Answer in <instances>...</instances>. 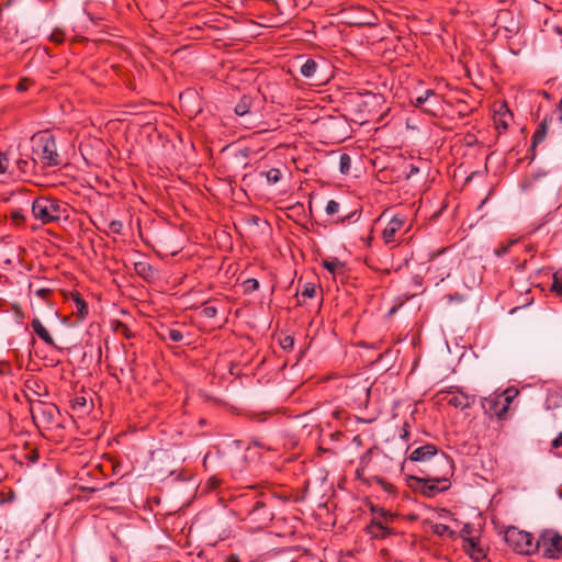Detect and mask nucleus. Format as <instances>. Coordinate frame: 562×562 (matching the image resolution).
<instances>
[{
    "label": "nucleus",
    "mask_w": 562,
    "mask_h": 562,
    "mask_svg": "<svg viewBox=\"0 0 562 562\" xmlns=\"http://www.w3.org/2000/svg\"><path fill=\"white\" fill-rule=\"evenodd\" d=\"M274 499L268 494L240 495L237 499L238 515L240 519L254 530H261L269 526L274 518Z\"/></svg>",
    "instance_id": "f257e3e1"
},
{
    "label": "nucleus",
    "mask_w": 562,
    "mask_h": 562,
    "mask_svg": "<svg viewBox=\"0 0 562 562\" xmlns=\"http://www.w3.org/2000/svg\"><path fill=\"white\" fill-rule=\"evenodd\" d=\"M33 162L40 161L44 167H57L61 164L56 140L49 131L38 132L32 137Z\"/></svg>",
    "instance_id": "f03ea898"
},
{
    "label": "nucleus",
    "mask_w": 562,
    "mask_h": 562,
    "mask_svg": "<svg viewBox=\"0 0 562 562\" xmlns=\"http://www.w3.org/2000/svg\"><path fill=\"white\" fill-rule=\"evenodd\" d=\"M65 213L66 207L57 199L38 196L32 202V215L44 225L59 222Z\"/></svg>",
    "instance_id": "7ed1b4c3"
},
{
    "label": "nucleus",
    "mask_w": 562,
    "mask_h": 562,
    "mask_svg": "<svg viewBox=\"0 0 562 562\" xmlns=\"http://www.w3.org/2000/svg\"><path fill=\"white\" fill-rule=\"evenodd\" d=\"M440 467L442 470V473H439L441 480H438V477L426 479L424 476L411 475L409 480L413 482L411 486L429 498L448 491L451 486V482L447 481L445 476L448 474L449 468L446 462H441Z\"/></svg>",
    "instance_id": "20e7f679"
},
{
    "label": "nucleus",
    "mask_w": 562,
    "mask_h": 562,
    "mask_svg": "<svg viewBox=\"0 0 562 562\" xmlns=\"http://www.w3.org/2000/svg\"><path fill=\"white\" fill-rule=\"evenodd\" d=\"M535 553L547 559H560L562 557V536L552 530H543L535 542Z\"/></svg>",
    "instance_id": "39448f33"
},
{
    "label": "nucleus",
    "mask_w": 562,
    "mask_h": 562,
    "mask_svg": "<svg viewBox=\"0 0 562 562\" xmlns=\"http://www.w3.org/2000/svg\"><path fill=\"white\" fill-rule=\"evenodd\" d=\"M504 539L508 547L519 554H535V538L530 532L510 526L505 530Z\"/></svg>",
    "instance_id": "423d86ee"
},
{
    "label": "nucleus",
    "mask_w": 562,
    "mask_h": 562,
    "mask_svg": "<svg viewBox=\"0 0 562 562\" xmlns=\"http://www.w3.org/2000/svg\"><path fill=\"white\" fill-rule=\"evenodd\" d=\"M31 414L37 425L52 428L57 425L59 408L52 403L37 402L31 406Z\"/></svg>",
    "instance_id": "0eeeda50"
},
{
    "label": "nucleus",
    "mask_w": 562,
    "mask_h": 562,
    "mask_svg": "<svg viewBox=\"0 0 562 562\" xmlns=\"http://www.w3.org/2000/svg\"><path fill=\"white\" fill-rule=\"evenodd\" d=\"M439 394L441 395V398L446 401L450 406L462 411L470 407L475 401L474 395L464 393L460 386L456 385L440 391Z\"/></svg>",
    "instance_id": "6e6552de"
},
{
    "label": "nucleus",
    "mask_w": 562,
    "mask_h": 562,
    "mask_svg": "<svg viewBox=\"0 0 562 562\" xmlns=\"http://www.w3.org/2000/svg\"><path fill=\"white\" fill-rule=\"evenodd\" d=\"M445 452L439 451V449L432 445L427 443L414 449L408 457L403 462V469L407 467L408 462H418V463H427L430 464L431 461L436 460L439 454H443Z\"/></svg>",
    "instance_id": "1a4fd4ad"
},
{
    "label": "nucleus",
    "mask_w": 562,
    "mask_h": 562,
    "mask_svg": "<svg viewBox=\"0 0 562 562\" xmlns=\"http://www.w3.org/2000/svg\"><path fill=\"white\" fill-rule=\"evenodd\" d=\"M406 223V216L403 214L394 215L382 232V239L385 245L396 241V235L403 229Z\"/></svg>",
    "instance_id": "9d476101"
},
{
    "label": "nucleus",
    "mask_w": 562,
    "mask_h": 562,
    "mask_svg": "<svg viewBox=\"0 0 562 562\" xmlns=\"http://www.w3.org/2000/svg\"><path fill=\"white\" fill-rule=\"evenodd\" d=\"M441 462H446L448 468H449V472L448 474L445 476L447 481H450L451 476L453 475V463H452V460L446 454H439L436 460L431 461L430 464L427 465V470L424 471L425 473V476L426 479H434V477H438V480L440 477V474L439 473H442V470H441Z\"/></svg>",
    "instance_id": "9b49d317"
},
{
    "label": "nucleus",
    "mask_w": 562,
    "mask_h": 562,
    "mask_svg": "<svg viewBox=\"0 0 562 562\" xmlns=\"http://www.w3.org/2000/svg\"><path fill=\"white\" fill-rule=\"evenodd\" d=\"M182 326L178 324H173L171 326L161 325L157 330V336L159 339L169 342H181L184 338V334L181 330Z\"/></svg>",
    "instance_id": "f8f14e48"
},
{
    "label": "nucleus",
    "mask_w": 562,
    "mask_h": 562,
    "mask_svg": "<svg viewBox=\"0 0 562 562\" xmlns=\"http://www.w3.org/2000/svg\"><path fill=\"white\" fill-rule=\"evenodd\" d=\"M33 333L47 346L57 348L55 339L49 330L44 326L38 317H34L31 322Z\"/></svg>",
    "instance_id": "ddd939ff"
},
{
    "label": "nucleus",
    "mask_w": 562,
    "mask_h": 562,
    "mask_svg": "<svg viewBox=\"0 0 562 562\" xmlns=\"http://www.w3.org/2000/svg\"><path fill=\"white\" fill-rule=\"evenodd\" d=\"M371 512L373 514L371 521H378L387 527H393V524L398 520L397 514L386 510L383 507L372 506Z\"/></svg>",
    "instance_id": "4468645a"
},
{
    "label": "nucleus",
    "mask_w": 562,
    "mask_h": 562,
    "mask_svg": "<svg viewBox=\"0 0 562 562\" xmlns=\"http://www.w3.org/2000/svg\"><path fill=\"white\" fill-rule=\"evenodd\" d=\"M368 533L375 539H384L386 537L396 535V530L393 527H387L378 521H370L367 527Z\"/></svg>",
    "instance_id": "2eb2a0df"
},
{
    "label": "nucleus",
    "mask_w": 562,
    "mask_h": 562,
    "mask_svg": "<svg viewBox=\"0 0 562 562\" xmlns=\"http://www.w3.org/2000/svg\"><path fill=\"white\" fill-rule=\"evenodd\" d=\"M512 119L513 114L506 104L499 105V109L494 113V124L498 131H506Z\"/></svg>",
    "instance_id": "dca6fc26"
},
{
    "label": "nucleus",
    "mask_w": 562,
    "mask_h": 562,
    "mask_svg": "<svg viewBox=\"0 0 562 562\" xmlns=\"http://www.w3.org/2000/svg\"><path fill=\"white\" fill-rule=\"evenodd\" d=\"M463 549L472 559L476 561L485 558L484 548L477 537L468 539V541L463 543Z\"/></svg>",
    "instance_id": "f3484780"
},
{
    "label": "nucleus",
    "mask_w": 562,
    "mask_h": 562,
    "mask_svg": "<svg viewBox=\"0 0 562 562\" xmlns=\"http://www.w3.org/2000/svg\"><path fill=\"white\" fill-rule=\"evenodd\" d=\"M428 270L438 272L436 277L439 278L441 281H443L451 273L452 260H450L449 262H446L445 259L437 260V258H434Z\"/></svg>",
    "instance_id": "a211bd4d"
},
{
    "label": "nucleus",
    "mask_w": 562,
    "mask_h": 562,
    "mask_svg": "<svg viewBox=\"0 0 562 562\" xmlns=\"http://www.w3.org/2000/svg\"><path fill=\"white\" fill-rule=\"evenodd\" d=\"M317 72L318 64L312 58L306 59L301 66V74L303 77L314 80L316 85H321L323 78L318 77Z\"/></svg>",
    "instance_id": "6ab92c4d"
},
{
    "label": "nucleus",
    "mask_w": 562,
    "mask_h": 562,
    "mask_svg": "<svg viewBox=\"0 0 562 562\" xmlns=\"http://www.w3.org/2000/svg\"><path fill=\"white\" fill-rule=\"evenodd\" d=\"M499 396H488L483 398L482 407L486 414L496 415L501 417L507 411V404L503 405L502 409H497Z\"/></svg>",
    "instance_id": "aec40b11"
},
{
    "label": "nucleus",
    "mask_w": 562,
    "mask_h": 562,
    "mask_svg": "<svg viewBox=\"0 0 562 562\" xmlns=\"http://www.w3.org/2000/svg\"><path fill=\"white\" fill-rule=\"evenodd\" d=\"M547 133H548V123H547V119H543L537 125V128L531 138V150H532L531 159H533V157H535V148L544 140Z\"/></svg>",
    "instance_id": "412c9836"
},
{
    "label": "nucleus",
    "mask_w": 562,
    "mask_h": 562,
    "mask_svg": "<svg viewBox=\"0 0 562 562\" xmlns=\"http://www.w3.org/2000/svg\"><path fill=\"white\" fill-rule=\"evenodd\" d=\"M374 449H369L360 459V464L356 470V475L358 479H361L362 475L370 469V463L372 461Z\"/></svg>",
    "instance_id": "4be33fe9"
},
{
    "label": "nucleus",
    "mask_w": 562,
    "mask_h": 562,
    "mask_svg": "<svg viewBox=\"0 0 562 562\" xmlns=\"http://www.w3.org/2000/svg\"><path fill=\"white\" fill-rule=\"evenodd\" d=\"M251 105L252 99L249 95H243L235 105V113L239 116H243L249 113Z\"/></svg>",
    "instance_id": "5701e85b"
},
{
    "label": "nucleus",
    "mask_w": 562,
    "mask_h": 562,
    "mask_svg": "<svg viewBox=\"0 0 562 562\" xmlns=\"http://www.w3.org/2000/svg\"><path fill=\"white\" fill-rule=\"evenodd\" d=\"M431 98H438L436 92L431 89H427L426 91H424V93L419 97L416 98L415 102H414V105L416 108H420V109H424L426 112H431L430 109L428 108H424V105L430 101Z\"/></svg>",
    "instance_id": "b1692460"
},
{
    "label": "nucleus",
    "mask_w": 562,
    "mask_h": 562,
    "mask_svg": "<svg viewBox=\"0 0 562 562\" xmlns=\"http://www.w3.org/2000/svg\"><path fill=\"white\" fill-rule=\"evenodd\" d=\"M432 532L439 537H448L450 539L456 538V531L451 530L449 526L445 524H435L432 526Z\"/></svg>",
    "instance_id": "393cba45"
},
{
    "label": "nucleus",
    "mask_w": 562,
    "mask_h": 562,
    "mask_svg": "<svg viewBox=\"0 0 562 562\" xmlns=\"http://www.w3.org/2000/svg\"><path fill=\"white\" fill-rule=\"evenodd\" d=\"M372 482L380 485L386 493L393 494L396 492V487L391 482L386 481L383 476L380 475H373Z\"/></svg>",
    "instance_id": "a878e982"
},
{
    "label": "nucleus",
    "mask_w": 562,
    "mask_h": 562,
    "mask_svg": "<svg viewBox=\"0 0 562 562\" xmlns=\"http://www.w3.org/2000/svg\"><path fill=\"white\" fill-rule=\"evenodd\" d=\"M551 291L558 296L562 297V271L558 270L553 273Z\"/></svg>",
    "instance_id": "bb28decb"
},
{
    "label": "nucleus",
    "mask_w": 562,
    "mask_h": 562,
    "mask_svg": "<svg viewBox=\"0 0 562 562\" xmlns=\"http://www.w3.org/2000/svg\"><path fill=\"white\" fill-rule=\"evenodd\" d=\"M261 175L265 176L269 184H276L282 178V172L279 168H271L266 172H261Z\"/></svg>",
    "instance_id": "cd10ccee"
},
{
    "label": "nucleus",
    "mask_w": 562,
    "mask_h": 562,
    "mask_svg": "<svg viewBox=\"0 0 562 562\" xmlns=\"http://www.w3.org/2000/svg\"><path fill=\"white\" fill-rule=\"evenodd\" d=\"M350 169H351V157L348 154L344 153L339 157V171L342 175H348L350 172Z\"/></svg>",
    "instance_id": "c85d7f7f"
},
{
    "label": "nucleus",
    "mask_w": 562,
    "mask_h": 562,
    "mask_svg": "<svg viewBox=\"0 0 562 562\" xmlns=\"http://www.w3.org/2000/svg\"><path fill=\"white\" fill-rule=\"evenodd\" d=\"M74 301H75L78 314L81 317H85L88 314V305H87L86 301L80 296L79 293H76Z\"/></svg>",
    "instance_id": "c756f323"
},
{
    "label": "nucleus",
    "mask_w": 562,
    "mask_h": 562,
    "mask_svg": "<svg viewBox=\"0 0 562 562\" xmlns=\"http://www.w3.org/2000/svg\"><path fill=\"white\" fill-rule=\"evenodd\" d=\"M135 270L139 276L144 278L150 277L153 274V267L147 262L135 263Z\"/></svg>",
    "instance_id": "7c9ffc66"
},
{
    "label": "nucleus",
    "mask_w": 562,
    "mask_h": 562,
    "mask_svg": "<svg viewBox=\"0 0 562 562\" xmlns=\"http://www.w3.org/2000/svg\"><path fill=\"white\" fill-rule=\"evenodd\" d=\"M474 527L471 524H465L459 532V537L462 539L463 543L468 541V539H473Z\"/></svg>",
    "instance_id": "2f4dec72"
},
{
    "label": "nucleus",
    "mask_w": 562,
    "mask_h": 562,
    "mask_svg": "<svg viewBox=\"0 0 562 562\" xmlns=\"http://www.w3.org/2000/svg\"><path fill=\"white\" fill-rule=\"evenodd\" d=\"M301 295L303 297H307V299H312L315 296L316 294V284L315 283H312V282H306L302 290H301Z\"/></svg>",
    "instance_id": "473e14b6"
},
{
    "label": "nucleus",
    "mask_w": 562,
    "mask_h": 562,
    "mask_svg": "<svg viewBox=\"0 0 562 562\" xmlns=\"http://www.w3.org/2000/svg\"><path fill=\"white\" fill-rule=\"evenodd\" d=\"M323 266L331 273H335L339 268L342 267L341 262L336 258L333 260H325Z\"/></svg>",
    "instance_id": "72a5a7b5"
},
{
    "label": "nucleus",
    "mask_w": 562,
    "mask_h": 562,
    "mask_svg": "<svg viewBox=\"0 0 562 562\" xmlns=\"http://www.w3.org/2000/svg\"><path fill=\"white\" fill-rule=\"evenodd\" d=\"M280 346L283 350L290 351L294 347V338L292 336H284L282 339H280Z\"/></svg>",
    "instance_id": "f704fd0d"
},
{
    "label": "nucleus",
    "mask_w": 562,
    "mask_h": 562,
    "mask_svg": "<svg viewBox=\"0 0 562 562\" xmlns=\"http://www.w3.org/2000/svg\"><path fill=\"white\" fill-rule=\"evenodd\" d=\"M217 314V308L213 305H205L201 310V315L205 318H214Z\"/></svg>",
    "instance_id": "c9c22d12"
},
{
    "label": "nucleus",
    "mask_w": 562,
    "mask_h": 562,
    "mask_svg": "<svg viewBox=\"0 0 562 562\" xmlns=\"http://www.w3.org/2000/svg\"><path fill=\"white\" fill-rule=\"evenodd\" d=\"M339 209H340L339 203L335 200H330L327 202L325 210H326L327 215H335L339 212Z\"/></svg>",
    "instance_id": "e433bc0d"
},
{
    "label": "nucleus",
    "mask_w": 562,
    "mask_h": 562,
    "mask_svg": "<svg viewBox=\"0 0 562 562\" xmlns=\"http://www.w3.org/2000/svg\"><path fill=\"white\" fill-rule=\"evenodd\" d=\"M551 447L555 450L558 457H562V431L552 440Z\"/></svg>",
    "instance_id": "4c0bfd02"
},
{
    "label": "nucleus",
    "mask_w": 562,
    "mask_h": 562,
    "mask_svg": "<svg viewBox=\"0 0 562 562\" xmlns=\"http://www.w3.org/2000/svg\"><path fill=\"white\" fill-rule=\"evenodd\" d=\"M71 407L74 409H77V408H86L87 407V398L85 396H76L72 401H71Z\"/></svg>",
    "instance_id": "58836bf2"
},
{
    "label": "nucleus",
    "mask_w": 562,
    "mask_h": 562,
    "mask_svg": "<svg viewBox=\"0 0 562 562\" xmlns=\"http://www.w3.org/2000/svg\"><path fill=\"white\" fill-rule=\"evenodd\" d=\"M109 229L111 231V233L120 235L123 229V223L121 221H116V220L111 221L109 223Z\"/></svg>",
    "instance_id": "ea45409f"
},
{
    "label": "nucleus",
    "mask_w": 562,
    "mask_h": 562,
    "mask_svg": "<svg viewBox=\"0 0 562 562\" xmlns=\"http://www.w3.org/2000/svg\"><path fill=\"white\" fill-rule=\"evenodd\" d=\"M34 294L38 296L42 300H47L48 296L52 294V290L47 288H40L33 290Z\"/></svg>",
    "instance_id": "a19ab883"
},
{
    "label": "nucleus",
    "mask_w": 562,
    "mask_h": 562,
    "mask_svg": "<svg viewBox=\"0 0 562 562\" xmlns=\"http://www.w3.org/2000/svg\"><path fill=\"white\" fill-rule=\"evenodd\" d=\"M9 167V158L7 154L0 153V173H3L8 170Z\"/></svg>",
    "instance_id": "79ce46f5"
},
{
    "label": "nucleus",
    "mask_w": 562,
    "mask_h": 562,
    "mask_svg": "<svg viewBox=\"0 0 562 562\" xmlns=\"http://www.w3.org/2000/svg\"><path fill=\"white\" fill-rule=\"evenodd\" d=\"M30 86H31V80L23 78L19 81V83L16 86V90L20 92H24L29 89Z\"/></svg>",
    "instance_id": "37998d69"
},
{
    "label": "nucleus",
    "mask_w": 562,
    "mask_h": 562,
    "mask_svg": "<svg viewBox=\"0 0 562 562\" xmlns=\"http://www.w3.org/2000/svg\"><path fill=\"white\" fill-rule=\"evenodd\" d=\"M33 164H34V162H33L32 160H31V161H29V160H24V159H19V160H18V166H19V168H20L23 172H26V171L30 169L31 165H33Z\"/></svg>",
    "instance_id": "c03bdc74"
},
{
    "label": "nucleus",
    "mask_w": 562,
    "mask_h": 562,
    "mask_svg": "<svg viewBox=\"0 0 562 562\" xmlns=\"http://www.w3.org/2000/svg\"><path fill=\"white\" fill-rule=\"evenodd\" d=\"M245 288L247 290H257L259 288V282L256 279H248L245 281Z\"/></svg>",
    "instance_id": "a18cd8bd"
},
{
    "label": "nucleus",
    "mask_w": 562,
    "mask_h": 562,
    "mask_svg": "<svg viewBox=\"0 0 562 562\" xmlns=\"http://www.w3.org/2000/svg\"><path fill=\"white\" fill-rule=\"evenodd\" d=\"M356 215H357V211L351 212L350 214H348V215H346V216H344V217H340V218H339V222H340L341 224H344V223H346L347 221L352 220Z\"/></svg>",
    "instance_id": "49530a36"
},
{
    "label": "nucleus",
    "mask_w": 562,
    "mask_h": 562,
    "mask_svg": "<svg viewBox=\"0 0 562 562\" xmlns=\"http://www.w3.org/2000/svg\"><path fill=\"white\" fill-rule=\"evenodd\" d=\"M418 171H419L418 167H416L415 165H411L409 166V171L407 173V178H411L412 176L418 173Z\"/></svg>",
    "instance_id": "de8ad7c7"
},
{
    "label": "nucleus",
    "mask_w": 562,
    "mask_h": 562,
    "mask_svg": "<svg viewBox=\"0 0 562 562\" xmlns=\"http://www.w3.org/2000/svg\"><path fill=\"white\" fill-rule=\"evenodd\" d=\"M121 327H122L121 333H122L126 338H131V337H132L131 329H130L126 325H121Z\"/></svg>",
    "instance_id": "09e8293b"
},
{
    "label": "nucleus",
    "mask_w": 562,
    "mask_h": 562,
    "mask_svg": "<svg viewBox=\"0 0 562 562\" xmlns=\"http://www.w3.org/2000/svg\"><path fill=\"white\" fill-rule=\"evenodd\" d=\"M224 562H240L238 555L229 554L225 558Z\"/></svg>",
    "instance_id": "8fccbe9b"
},
{
    "label": "nucleus",
    "mask_w": 562,
    "mask_h": 562,
    "mask_svg": "<svg viewBox=\"0 0 562 562\" xmlns=\"http://www.w3.org/2000/svg\"><path fill=\"white\" fill-rule=\"evenodd\" d=\"M12 217H13V220H15V221H20V220L22 221V220H24V215L22 214V212H21V211H13V212H12Z\"/></svg>",
    "instance_id": "3c124183"
},
{
    "label": "nucleus",
    "mask_w": 562,
    "mask_h": 562,
    "mask_svg": "<svg viewBox=\"0 0 562 562\" xmlns=\"http://www.w3.org/2000/svg\"><path fill=\"white\" fill-rule=\"evenodd\" d=\"M405 426H407V425L405 424ZM408 435H409L408 430L406 429V427H404V428H403V434L401 435V437H402L403 439H406V440H407Z\"/></svg>",
    "instance_id": "603ef678"
},
{
    "label": "nucleus",
    "mask_w": 562,
    "mask_h": 562,
    "mask_svg": "<svg viewBox=\"0 0 562 562\" xmlns=\"http://www.w3.org/2000/svg\"><path fill=\"white\" fill-rule=\"evenodd\" d=\"M507 13H508V12H506V11H502V12H499V13H498V15H497V19H498V20H501V19H502V15H505V14H507Z\"/></svg>",
    "instance_id": "864d4df0"
},
{
    "label": "nucleus",
    "mask_w": 562,
    "mask_h": 562,
    "mask_svg": "<svg viewBox=\"0 0 562 562\" xmlns=\"http://www.w3.org/2000/svg\"><path fill=\"white\" fill-rule=\"evenodd\" d=\"M31 459H32V461H36V459H37V453H34V456H31Z\"/></svg>",
    "instance_id": "5fc2aeb1"
},
{
    "label": "nucleus",
    "mask_w": 562,
    "mask_h": 562,
    "mask_svg": "<svg viewBox=\"0 0 562 562\" xmlns=\"http://www.w3.org/2000/svg\"><path fill=\"white\" fill-rule=\"evenodd\" d=\"M55 41L60 42L61 40L59 38V36H56Z\"/></svg>",
    "instance_id": "6e6d98bb"
},
{
    "label": "nucleus",
    "mask_w": 562,
    "mask_h": 562,
    "mask_svg": "<svg viewBox=\"0 0 562 562\" xmlns=\"http://www.w3.org/2000/svg\"><path fill=\"white\" fill-rule=\"evenodd\" d=\"M290 562H301V561H290Z\"/></svg>",
    "instance_id": "4d7b16f0"
}]
</instances>
